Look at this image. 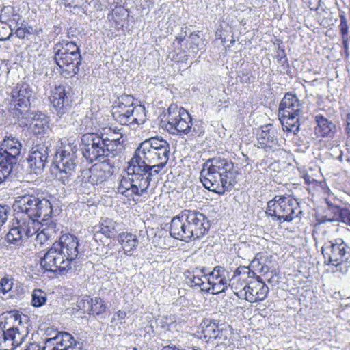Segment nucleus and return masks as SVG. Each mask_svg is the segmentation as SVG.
Wrapping results in <instances>:
<instances>
[{
	"instance_id": "1",
	"label": "nucleus",
	"mask_w": 350,
	"mask_h": 350,
	"mask_svg": "<svg viewBox=\"0 0 350 350\" xmlns=\"http://www.w3.org/2000/svg\"><path fill=\"white\" fill-rule=\"evenodd\" d=\"M152 142L148 138L139 144L129 161L126 175L120 180L118 193L126 197L134 194L142 196L149 187L152 179L165 167L167 163L154 151Z\"/></svg>"
},
{
	"instance_id": "2",
	"label": "nucleus",
	"mask_w": 350,
	"mask_h": 350,
	"mask_svg": "<svg viewBox=\"0 0 350 350\" xmlns=\"http://www.w3.org/2000/svg\"><path fill=\"white\" fill-rule=\"evenodd\" d=\"M237 174L232 161L215 157L204 163L200 179L206 189L221 195L232 189L236 183Z\"/></svg>"
},
{
	"instance_id": "3",
	"label": "nucleus",
	"mask_w": 350,
	"mask_h": 350,
	"mask_svg": "<svg viewBox=\"0 0 350 350\" xmlns=\"http://www.w3.org/2000/svg\"><path fill=\"white\" fill-rule=\"evenodd\" d=\"M42 228L41 232L37 234L36 239L42 241L45 239L55 232L56 224L52 221H39L37 219L29 217H21L16 219L12 228L7 234L6 237L8 242L16 243L20 241L26 240L33 236Z\"/></svg>"
},
{
	"instance_id": "4",
	"label": "nucleus",
	"mask_w": 350,
	"mask_h": 350,
	"mask_svg": "<svg viewBox=\"0 0 350 350\" xmlns=\"http://www.w3.org/2000/svg\"><path fill=\"white\" fill-rule=\"evenodd\" d=\"M55 61L65 77H72L79 70L81 54L79 47L74 42L63 41L54 48Z\"/></svg>"
},
{
	"instance_id": "5",
	"label": "nucleus",
	"mask_w": 350,
	"mask_h": 350,
	"mask_svg": "<svg viewBox=\"0 0 350 350\" xmlns=\"http://www.w3.org/2000/svg\"><path fill=\"white\" fill-rule=\"evenodd\" d=\"M325 258V264L336 267V271L342 274L348 272L350 268V247L342 239L329 241L327 245L321 247Z\"/></svg>"
},
{
	"instance_id": "6",
	"label": "nucleus",
	"mask_w": 350,
	"mask_h": 350,
	"mask_svg": "<svg viewBox=\"0 0 350 350\" xmlns=\"http://www.w3.org/2000/svg\"><path fill=\"white\" fill-rule=\"evenodd\" d=\"M167 112L166 129L170 133L184 134L189 137L198 135L199 130L193 125L192 118L187 110L176 105H170Z\"/></svg>"
},
{
	"instance_id": "7",
	"label": "nucleus",
	"mask_w": 350,
	"mask_h": 350,
	"mask_svg": "<svg viewBox=\"0 0 350 350\" xmlns=\"http://www.w3.org/2000/svg\"><path fill=\"white\" fill-rule=\"evenodd\" d=\"M17 207L25 217L37 219L43 216L42 221H49L52 213L50 201L46 198H39L33 195H24L17 198Z\"/></svg>"
},
{
	"instance_id": "8",
	"label": "nucleus",
	"mask_w": 350,
	"mask_h": 350,
	"mask_svg": "<svg viewBox=\"0 0 350 350\" xmlns=\"http://www.w3.org/2000/svg\"><path fill=\"white\" fill-rule=\"evenodd\" d=\"M10 112L17 120L24 116V112L31 111L28 108L35 99L32 88L27 83H17L10 93Z\"/></svg>"
},
{
	"instance_id": "9",
	"label": "nucleus",
	"mask_w": 350,
	"mask_h": 350,
	"mask_svg": "<svg viewBox=\"0 0 350 350\" xmlns=\"http://www.w3.org/2000/svg\"><path fill=\"white\" fill-rule=\"evenodd\" d=\"M81 144L83 156L89 163H93L96 160L105 163V157H112L105 142L99 134L93 133L83 134L81 137Z\"/></svg>"
},
{
	"instance_id": "10",
	"label": "nucleus",
	"mask_w": 350,
	"mask_h": 350,
	"mask_svg": "<svg viewBox=\"0 0 350 350\" xmlns=\"http://www.w3.org/2000/svg\"><path fill=\"white\" fill-rule=\"evenodd\" d=\"M77 156L72 150H62L55 154L53 164L59 170V180L64 184H68L70 179L74 176Z\"/></svg>"
},
{
	"instance_id": "11",
	"label": "nucleus",
	"mask_w": 350,
	"mask_h": 350,
	"mask_svg": "<svg viewBox=\"0 0 350 350\" xmlns=\"http://www.w3.org/2000/svg\"><path fill=\"white\" fill-rule=\"evenodd\" d=\"M72 261L53 245L41 258L40 265L46 271L62 273L71 269Z\"/></svg>"
},
{
	"instance_id": "12",
	"label": "nucleus",
	"mask_w": 350,
	"mask_h": 350,
	"mask_svg": "<svg viewBox=\"0 0 350 350\" xmlns=\"http://www.w3.org/2000/svg\"><path fill=\"white\" fill-rule=\"evenodd\" d=\"M257 147L268 154L273 153L282 147V142L278 137L277 129L272 124H267L257 129Z\"/></svg>"
},
{
	"instance_id": "13",
	"label": "nucleus",
	"mask_w": 350,
	"mask_h": 350,
	"mask_svg": "<svg viewBox=\"0 0 350 350\" xmlns=\"http://www.w3.org/2000/svg\"><path fill=\"white\" fill-rule=\"evenodd\" d=\"M51 147L50 141H45L31 148L27 157L28 167L31 173L40 174L43 172L48 163Z\"/></svg>"
},
{
	"instance_id": "14",
	"label": "nucleus",
	"mask_w": 350,
	"mask_h": 350,
	"mask_svg": "<svg viewBox=\"0 0 350 350\" xmlns=\"http://www.w3.org/2000/svg\"><path fill=\"white\" fill-rule=\"evenodd\" d=\"M186 222L188 230H190L193 239H198L204 236L208 231L210 224L206 217L202 213L185 209L181 211Z\"/></svg>"
},
{
	"instance_id": "15",
	"label": "nucleus",
	"mask_w": 350,
	"mask_h": 350,
	"mask_svg": "<svg viewBox=\"0 0 350 350\" xmlns=\"http://www.w3.org/2000/svg\"><path fill=\"white\" fill-rule=\"evenodd\" d=\"M229 273L222 267L216 266L208 274L207 284H203L205 292L217 295L225 292L230 285Z\"/></svg>"
},
{
	"instance_id": "16",
	"label": "nucleus",
	"mask_w": 350,
	"mask_h": 350,
	"mask_svg": "<svg viewBox=\"0 0 350 350\" xmlns=\"http://www.w3.org/2000/svg\"><path fill=\"white\" fill-rule=\"evenodd\" d=\"M245 299L250 303H255L264 300L269 293V287L259 277L254 280L249 281L244 286Z\"/></svg>"
},
{
	"instance_id": "17",
	"label": "nucleus",
	"mask_w": 350,
	"mask_h": 350,
	"mask_svg": "<svg viewBox=\"0 0 350 350\" xmlns=\"http://www.w3.org/2000/svg\"><path fill=\"white\" fill-rule=\"evenodd\" d=\"M24 116L18 120L20 124L32 126L36 133L44 132L49 126V118L40 111L24 112Z\"/></svg>"
},
{
	"instance_id": "18",
	"label": "nucleus",
	"mask_w": 350,
	"mask_h": 350,
	"mask_svg": "<svg viewBox=\"0 0 350 350\" xmlns=\"http://www.w3.org/2000/svg\"><path fill=\"white\" fill-rule=\"evenodd\" d=\"M113 117L121 124L124 125L133 122L140 124L144 122L143 117L139 119L135 117V113H142L144 115L145 108L142 105H137L135 108L116 106L113 108Z\"/></svg>"
},
{
	"instance_id": "19",
	"label": "nucleus",
	"mask_w": 350,
	"mask_h": 350,
	"mask_svg": "<svg viewBox=\"0 0 350 350\" xmlns=\"http://www.w3.org/2000/svg\"><path fill=\"white\" fill-rule=\"evenodd\" d=\"M53 245L72 262L77 258L79 254V240L73 234H64L60 236L59 240L55 241Z\"/></svg>"
},
{
	"instance_id": "20",
	"label": "nucleus",
	"mask_w": 350,
	"mask_h": 350,
	"mask_svg": "<svg viewBox=\"0 0 350 350\" xmlns=\"http://www.w3.org/2000/svg\"><path fill=\"white\" fill-rule=\"evenodd\" d=\"M21 148L22 145L17 138L12 135L5 137L0 146V159L3 157L16 164Z\"/></svg>"
},
{
	"instance_id": "21",
	"label": "nucleus",
	"mask_w": 350,
	"mask_h": 350,
	"mask_svg": "<svg viewBox=\"0 0 350 350\" xmlns=\"http://www.w3.org/2000/svg\"><path fill=\"white\" fill-rule=\"evenodd\" d=\"M49 98L57 116L61 117L68 111L70 105L65 86L59 85L55 87L51 90Z\"/></svg>"
},
{
	"instance_id": "22",
	"label": "nucleus",
	"mask_w": 350,
	"mask_h": 350,
	"mask_svg": "<svg viewBox=\"0 0 350 350\" xmlns=\"http://www.w3.org/2000/svg\"><path fill=\"white\" fill-rule=\"evenodd\" d=\"M184 220L185 218L181 212L177 216L174 217L170 222V234L174 239L187 242L190 241L193 237Z\"/></svg>"
},
{
	"instance_id": "23",
	"label": "nucleus",
	"mask_w": 350,
	"mask_h": 350,
	"mask_svg": "<svg viewBox=\"0 0 350 350\" xmlns=\"http://www.w3.org/2000/svg\"><path fill=\"white\" fill-rule=\"evenodd\" d=\"M301 105L297 96L291 93L285 94L279 106L278 116L284 117L292 114L300 115Z\"/></svg>"
},
{
	"instance_id": "24",
	"label": "nucleus",
	"mask_w": 350,
	"mask_h": 350,
	"mask_svg": "<svg viewBox=\"0 0 350 350\" xmlns=\"http://www.w3.org/2000/svg\"><path fill=\"white\" fill-rule=\"evenodd\" d=\"M280 199L282 208L280 220L283 219L288 222L292 221L298 216V213H301L299 203L291 196H283L282 198Z\"/></svg>"
},
{
	"instance_id": "25",
	"label": "nucleus",
	"mask_w": 350,
	"mask_h": 350,
	"mask_svg": "<svg viewBox=\"0 0 350 350\" xmlns=\"http://www.w3.org/2000/svg\"><path fill=\"white\" fill-rule=\"evenodd\" d=\"M99 135L105 142L107 148L112 154V157L121 152L123 148L120 141L122 137L121 133L109 129L107 132Z\"/></svg>"
},
{
	"instance_id": "26",
	"label": "nucleus",
	"mask_w": 350,
	"mask_h": 350,
	"mask_svg": "<svg viewBox=\"0 0 350 350\" xmlns=\"http://www.w3.org/2000/svg\"><path fill=\"white\" fill-rule=\"evenodd\" d=\"M243 272L237 269L235 272L234 277L232 280H230V285L231 288L233 290L234 293L239 297L244 296V290H243L244 286L246 284L244 282L246 275L250 276V275H254L255 273L254 271H250L247 267H242Z\"/></svg>"
},
{
	"instance_id": "27",
	"label": "nucleus",
	"mask_w": 350,
	"mask_h": 350,
	"mask_svg": "<svg viewBox=\"0 0 350 350\" xmlns=\"http://www.w3.org/2000/svg\"><path fill=\"white\" fill-rule=\"evenodd\" d=\"M317 126L316 133L323 137H332L336 132V125L323 116L319 114L315 116Z\"/></svg>"
},
{
	"instance_id": "28",
	"label": "nucleus",
	"mask_w": 350,
	"mask_h": 350,
	"mask_svg": "<svg viewBox=\"0 0 350 350\" xmlns=\"http://www.w3.org/2000/svg\"><path fill=\"white\" fill-rule=\"evenodd\" d=\"M118 241L121 245L124 254L131 256L139 244L137 237L131 232H124L118 236Z\"/></svg>"
},
{
	"instance_id": "29",
	"label": "nucleus",
	"mask_w": 350,
	"mask_h": 350,
	"mask_svg": "<svg viewBox=\"0 0 350 350\" xmlns=\"http://www.w3.org/2000/svg\"><path fill=\"white\" fill-rule=\"evenodd\" d=\"M150 141H153V144L154 146V151L157 152V154L159 157L161 156L163 158V162L167 163L169 160L170 154V146L169 143L161 137H150Z\"/></svg>"
},
{
	"instance_id": "30",
	"label": "nucleus",
	"mask_w": 350,
	"mask_h": 350,
	"mask_svg": "<svg viewBox=\"0 0 350 350\" xmlns=\"http://www.w3.org/2000/svg\"><path fill=\"white\" fill-rule=\"evenodd\" d=\"M107 166L103 163L99 167H94L91 171L89 176L90 182L92 185H98L106 181L111 176L110 170L105 169Z\"/></svg>"
},
{
	"instance_id": "31",
	"label": "nucleus",
	"mask_w": 350,
	"mask_h": 350,
	"mask_svg": "<svg viewBox=\"0 0 350 350\" xmlns=\"http://www.w3.org/2000/svg\"><path fill=\"white\" fill-rule=\"evenodd\" d=\"M300 115L292 114L289 116H279L282 129L284 131L292 132L294 134L299 131L300 124L299 117Z\"/></svg>"
},
{
	"instance_id": "32",
	"label": "nucleus",
	"mask_w": 350,
	"mask_h": 350,
	"mask_svg": "<svg viewBox=\"0 0 350 350\" xmlns=\"http://www.w3.org/2000/svg\"><path fill=\"white\" fill-rule=\"evenodd\" d=\"M5 336L10 339L11 350H14L23 343L27 336V332H21L18 328H10L5 331Z\"/></svg>"
},
{
	"instance_id": "33",
	"label": "nucleus",
	"mask_w": 350,
	"mask_h": 350,
	"mask_svg": "<svg viewBox=\"0 0 350 350\" xmlns=\"http://www.w3.org/2000/svg\"><path fill=\"white\" fill-rule=\"evenodd\" d=\"M231 333L230 326L220 325L216 330L213 340L216 341L217 345H228L230 343Z\"/></svg>"
},
{
	"instance_id": "34",
	"label": "nucleus",
	"mask_w": 350,
	"mask_h": 350,
	"mask_svg": "<svg viewBox=\"0 0 350 350\" xmlns=\"http://www.w3.org/2000/svg\"><path fill=\"white\" fill-rule=\"evenodd\" d=\"M283 196H275L273 199L269 200L267 202V207L266 210V214L276 218L277 220H280L282 204H280V198H282Z\"/></svg>"
},
{
	"instance_id": "35",
	"label": "nucleus",
	"mask_w": 350,
	"mask_h": 350,
	"mask_svg": "<svg viewBox=\"0 0 350 350\" xmlns=\"http://www.w3.org/2000/svg\"><path fill=\"white\" fill-rule=\"evenodd\" d=\"M0 17L1 20L7 23V25H12L13 29L18 27L19 21L21 20L19 14L13 13L12 8L2 10Z\"/></svg>"
},
{
	"instance_id": "36",
	"label": "nucleus",
	"mask_w": 350,
	"mask_h": 350,
	"mask_svg": "<svg viewBox=\"0 0 350 350\" xmlns=\"http://www.w3.org/2000/svg\"><path fill=\"white\" fill-rule=\"evenodd\" d=\"M100 228V231L107 238L113 237L117 232L116 222L109 218L103 219Z\"/></svg>"
},
{
	"instance_id": "37",
	"label": "nucleus",
	"mask_w": 350,
	"mask_h": 350,
	"mask_svg": "<svg viewBox=\"0 0 350 350\" xmlns=\"http://www.w3.org/2000/svg\"><path fill=\"white\" fill-rule=\"evenodd\" d=\"M14 165L3 157L0 159V184L10 178Z\"/></svg>"
},
{
	"instance_id": "38",
	"label": "nucleus",
	"mask_w": 350,
	"mask_h": 350,
	"mask_svg": "<svg viewBox=\"0 0 350 350\" xmlns=\"http://www.w3.org/2000/svg\"><path fill=\"white\" fill-rule=\"evenodd\" d=\"M47 300L46 293L39 288L34 289L31 294V305L33 307L42 306Z\"/></svg>"
},
{
	"instance_id": "39",
	"label": "nucleus",
	"mask_w": 350,
	"mask_h": 350,
	"mask_svg": "<svg viewBox=\"0 0 350 350\" xmlns=\"http://www.w3.org/2000/svg\"><path fill=\"white\" fill-rule=\"evenodd\" d=\"M219 325L215 323V322H209L206 323L204 322L202 326V333L203 334V337L205 339H208V340H213L216 330L217 329Z\"/></svg>"
},
{
	"instance_id": "40",
	"label": "nucleus",
	"mask_w": 350,
	"mask_h": 350,
	"mask_svg": "<svg viewBox=\"0 0 350 350\" xmlns=\"http://www.w3.org/2000/svg\"><path fill=\"white\" fill-rule=\"evenodd\" d=\"M210 271L205 267L191 268L185 272V278H204L207 281Z\"/></svg>"
},
{
	"instance_id": "41",
	"label": "nucleus",
	"mask_w": 350,
	"mask_h": 350,
	"mask_svg": "<svg viewBox=\"0 0 350 350\" xmlns=\"http://www.w3.org/2000/svg\"><path fill=\"white\" fill-rule=\"evenodd\" d=\"M105 310L104 301L100 298L91 299V314H100Z\"/></svg>"
},
{
	"instance_id": "42",
	"label": "nucleus",
	"mask_w": 350,
	"mask_h": 350,
	"mask_svg": "<svg viewBox=\"0 0 350 350\" xmlns=\"http://www.w3.org/2000/svg\"><path fill=\"white\" fill-rule=\"evenodd\" d=\"M13 32L12 25H7L3 20L0 21V40H6L10 38Z\"/></svg>"
},
{
	"instance_id": "43",
	"label": "nucleus",
	"mask_w": 350,
	"mask_h": 350,
	"mask_svg": "<svg viewBox=\"0 0 350 350\" xmlns=\"http://www.w3.org/2000/svg\"><path fill=\"white\" fill-rule=\"evenodd\" d=\"M13 279L9 276H5L0 280V292L5 294L9 292L13 286Z\"/></svg>"
},
{
	"instance_id": "44",
	"label": "nucleus",
	"mask_w": 350,
	"mask_h": 350,
	"mask_svg": "<svg viewBox=\"0 0 350 350\" xmlns=\"http://www.w3.org/2000/svg\"><path fill=\"white\" fill-rule=\"evenodd\" d=\"M33 33V28L31 27L23 26V24L20 27L16 28L15 34L18 38L24 39L28 38Z\"/></svg>"
},
{
	"instance_id": "45",
	"label": "nucleus",
	"mask_w": 350,
	"mask_h": 350,
	"mask_svg": "<svg viewBox=\"0 0 350 350\" xmlns=\"http://www.w3.org/2000/svg\"><path fill=\"white\" fill-rule=\"evenodd\" d=\"M185 279L187 283L190 286L199 287L201 291L205 292V288H204L203 284H206L207 281L204 278H185Z\"/></svg>"
},
{
	"instance_id": "46",
	"label": "nucleus",
	"mask_w": 350,
	"mask_h": 350,
	"mask_svg": "<svg viewBox=\"0 0 350 350\" xmlns=\"http://www.w3.org/2000/svg\"><path fill=\"white\" fill-rule=\"evenodd\" d=\"M118 106L135 108V107H133L134 98L131 95H122L120 97H118Z\"/></svg>"
},
{
	"instance_id": "47",
	"label": "nucleus",
	"mask_w": 350,
	"mask_h": 350,
	"mask_svg": "<svg viewBox=\"0 0 350 350\" xmlns=\"http://www.w3.org/2000/svg\"><path fill=\"white\" fill-rule=\"evenodd\" d=\"M10 339L5 336V331L0 332V350H11Z\"/></svg>"
},
{
	"instance_id": "48",
	"label": "nucleus",
	"mask_w": 350,
	"mask_h": 350,
	"mask_svg": "<svg viewBox=\"0 0 350 350\" xmlns=\"http://www.w3.org/2000/svg\"><path fill=\"white\" fill-rule=\"evenodd\" d=\"M340 23L339 25L340 31L341 33V35L342 36V38H344V36L347 35L349 31V25L347 24V18L344 14H340Z\"/></svg>"
},
{
	"instance_id": "49",
	"label": "nucleus",
	"mask_w": 350,
	"mask_h": 350,
	"mask_svg": "<svg viewBox=\"0 0 350 350\" xmlns=\"http://www.w3.org/2000/svg\"><path fill=\"white\" fill-rule=\"evenodd\" d=\"M77 307L83 312L91 314V299H81L77 303Z\"/></svg>"
},
{
	"instance_id": "50",
	"label": "nucleus",
	"mask_w": 350,
	"mask_h": 350,
	"mask_svg": "<svg viewBox=\"0 0 350 350\" xmlns=\"http://www.w3.org/2000/svg\"><path fill=\"white\" fill-rule=\"evenodd\" d=\"M81 125L79 129V131L81 133L85 132L88 131L92 126V122L91 118L85 116L81 120Z\"/></svg>"
},
{
	"instance_id": "51",
	"label": "nucleus",
	"mask_w": 350,
	"mask_h": 350,
	"mask_svg": "<svg viewBox=\"0 0 350 350\" xmlns=\"http://www.w3.org/2000/svg\"><path fill=\"white\" fill-rule=\"evenodd\" d=\"M338 215L342 222L350 225V211L349 210L346 208L340 209Z\"/></svg>"
},
{
	"instance_id": "52",
	"label": "nucleus",
	"mask_w": 350,
	"mask_h": 350,
	"mask_svg": "<svg viewBox=\"0 0 350 350\" xmlns=\"http://www.w3.org/2000/svg\"><path fill=\"white\" fill-rule=\"evenodd\" d=\"M10 208L8 206L0 205V226H2L7 220Z\"/></svg>"
},
{
	"instance_id": "53",
	"label": "nucleus",
	"mask_w": 350,
	"mask_h": 350,
	"mask_svg": "<svg viewBox=\"0 0 350 350\" xmlns=\"http://www.w3.org/2000/svg\"><path fill=\"white\" fill-rule=\"evenodd\" d=\"M126 311L120 310L116 313L114 314L113 317L111 319V323L118 321L120 322V324H122V321L124 320L126 318Z\"/></svg>"
},
{
	"instance_id": "54",
	"label": "nucleus",
	"mask_w": 350,
	"mask_h": 350,
	"mask_svg": "<svg viewBox=\"0 0 350 350\" xmlns=\"http://www.w3.org/2000/svg\"><path fill=\"white\" fill-rule=\"evenodd\" d=\"M189 41L191 42V48L193 49L198 50V44L196 43L197 41L200 39L198 34L191 33L189 37Z\"/></svg>"
},
{
	"instance_id": "55",
	"label": "nucleus",
	"mask_w": 350,
	"mask_h": 350,
	"mask_svg": "<svg viewBox=\"0 0 350 350\" xmlns=\"http://www.w3.org/2000/svg\"><path fill=\"white\" fill-rule=\"evenodd\" d=\"M345 124L346 133L350 137V113L345 115Z\"/></svg>"
},
{
	"instance_id": "56",
	"label": "nucleus",
	"mask_w": 350,
	"mask_h": 350,
	"mask_svg": "<svg viewBox=\"0 0 350 350\" xmlns=\"http://www.w3.org/2000/svg\"><path fill=\"white\" fill-rule=\"evenodd\" d=\"M161 350H180L178 348H176V347H172V346H165V347H163Z\"/></svg>"
},
{
	"instance_id": "57",
	"label": "nucleus",
	"mask_w": 350,
	"mask_h": 350,
	"mask_svg": "<svg viewBox=\"0 0 350 350\" xmlns=\"http://www.w3.org/2000/svg\"><path fill=\"white\" fill-rule=\"evenodd\" d=\"M135 117H137L139 119V118H142L143 117V120H144V118H145V110L144 111V115H142V113H135Z\"/></svg>"
},
{
	"instance_id": "58",
	"label": "nucleus",
	"mask_w": 350,
	"mask_h": 350,
	"mask_svg": "<svg viewBox=\"0 0 350 350\" xmlns=\"http://www.w3.org/2000/svg\"><path fill=\"white\" fill-rule=\"evenodd\" d=\"M260 271L266 273L268 271V267L262 266L261 268L260 269Z\"/></svg>"
},
{
	"instance_id": "59",
	"label": "nucleus",
	"mask_w": 350,
	"mask_h": 350,
	"mask_svg": "<svg viewBox=\"0 0 350 350\" xmlns=\"http://www.w3.org/2000/svg\"><path fill=\"white\" fill-rule=\"evenodd\" d=\"M343 39V45H344V47L345 48H347L348 46V41L347 39H345V36H344V38Z\"/></svg>"
},
{
	"instance_id": "60",
	"label": "nucleus",
	"mask_w": 350,
	"mask_h": 350,
	"mask_svg": "<svg viewBox=\"0 0 350 350\" xmlns=\"http://www.w3.org/2000/svg\"><path fill=\"white\" fill-rule=\"evenodd\" d=\"M338 159L340 161V162H342L343 161V159H342V152L341 150H340V155L338 157Z\"/></svg>"
},
{
	"instance_id": "61",
	"label": "nucleus",
	"mask_w": 350,
	"mask_h": 350,
	"mask_svg": "<svg viewBox=\"0 0 350 350\" xmlns=\"http://www.w3.org/2000/svg\"><path fill=\"white\" fill-rule=\"evenodd\" d=\"M321 23L322 25H327V24H328V23H327V21L325 22L324 20H323V21H321Z\"/></svg>"
}]
</instances>
